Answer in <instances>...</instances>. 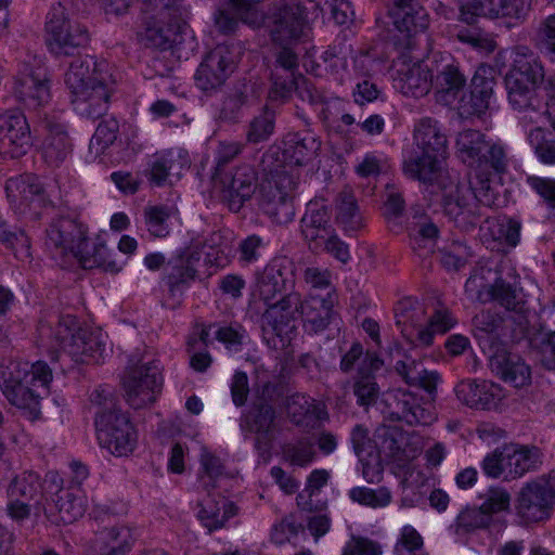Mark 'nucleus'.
<instances>
[{
    "mask_svg": "<svg viewBox=\"0 0 555 555\" xmlns=\"http://www.w3.org/2000/svg\"><path fill=\"white\" fill-rule=\"evenodd\" d=\"M64 82L74 111L95 118L107 111L116 80L106 62L86 55L70 62Z\"/></svg>",
    "mask_w": 555,
    "mask_h": 555,
    "instance_id": "1",
    "label": "nucleus"
},
{
    "mask_svg": "<svg viewBox=\"0 0 555 555\" xmlns=\"http://www.w3.org/2000/svg\"><path fill=\"white\" fill-rule=\"evenodd\" d=\"M52 371L43 361L12 362L0 369V388L22 415L34 422L41 417L42 393H47Z\"/></svg>",
    "mask_w": 555,
    "mask_h": 555,
    "instance_id": "2",
    "label": "nucleus"
},
{
    "mask_svg": "<svg viewBox=\"0 0 555 555\" xmlns=\"http://www.w3.org/2000/svg\"><path fill=\"white\" fill-rule=\"evenodd\" d=\"M202 470L198 475L195 492L198 506V519L209 530L219 529L237 513L234 503L227 501L215 490L224 478V466L215 454L203 451L201 455Z\"/></svg>",
    "mask_w": 555,
    "mask_h": 555,
    "instance_id": "3",
    "label": "nucleus"
},
{
    "mask_svg": "<svg viewBox=\"0 0 555 555\" xmlns=\"http://www.w3.org/2000/svg\"><path fill=\"white\" fill-rule=\"evenodd\" d=\"M447 141H421L416 150L404 160V173L425 185L439 190L454 176L443 166L447 158Z\"/></svg>",
    "mask_w": 555,
    "mask_h": 555,
    "instance_id": "4",
    "label": "nucleus"
},
{
    "mask_svg": "<svg viewBox=\"0 0 555 555\" xmlns=\"http://www.w3.org/2000/svg\"><path fill=\"white\" fill-rule=\"evenodd\" d=\"M260 183L259 206L278 224L291 222L295 216L294 192L298 185L295 175L280 173L278 169H264Z\"/></svg>",
    "mask_w": 555,
    "mask_h": 555,
    "instance_id": "5",
    "label": "nucleus"
},
{
    "mask_svg": "<svg viewBox=\"0 0 555 555\" xmlns=\"http://www.w3.org/2000/svg\"><path fill=\"white\" fill-rule=\"evenodd\" d=\"M95 427L101 447L112 454L126 456L137 444V431L120 409L95 413Z\"/></svg>",
    "mask_w": 555,
    "mask_h": 555,
    "instance_id": "6",
    "label": "nucleus"
},
{
    "mask_svg": "<svg viewBox=\"0 0 555 555\" xmlns=\"http://www.w3.org/2000/svg\"><path fill=\"white\" fill-rule=\"evenodd\" d=\"M125 397L133 409L153 404L163 389L159 363L150 361L128 369L124 377Z\"/></svg>",
    "mask_w": 555,
    "mask_h": 555,
    "instance_id": "7",
    "label": "nucleus"
},
{
    "mask_svg": "<svg viewBox=\"0 0 555 555\" xmlns=\"http://www.w3.org/2000/svg\"><path fill=\"white\" fill-rule=\"evenodd\" d=\"M442 193V209L444 215L463 231L474 229L480 218L479 203L473 189L461 183L454 176L440 188Z\"/></svg>",
    "mask_w": 555,
    "mask_h": 555,
    "instance_id": "8",
    "label": "nucleus"
},
{
    "mask_svg": "<svg viewBox=\"0 0 555 555\" xmlns=\"http://www.w3.org/2000/svg\"><path fill=\"white\" fill-rule=\"evenodd\" d=\"M46 30L49 49L55 54H72L75 49L89 41L87 29L69 18L62 3H57L49 12Z\"/></svg>",
    "mask_w": 555,
    "mask_h": 555,
    "instance_id": "9",
    "label": "nucleus"
},
{
    "mask_svg": "<svg viewBox=\"0 0 555 555\" xmlns=\"http://www.w3.org/2000/svg\"><path fill=\"white\" fill-rule=\"evenodd\" d=\"M299 304L300 295L289 293L278 302L268 305L261 317V328L269 345L279 348V343L283 347L289 340L288 335L295 328L293 322L298 314Z\"/></svg>",
    "mask_w": 555,
    "mask_h": 555,
    "instance_id": "10",
    "label": "nucleus"
},
{
    "mask_svg": "<svg viewBox=\"0 0 555 555\" xmlns=\"http://www.w3.org/2000/svg\"><path fill=\"white\" fill-rule=\"evenodd\" d=\"M263 23L272 41L280 46L297 42L307 37L309 31L306 11L302 5L284 4L275 8L270 15L263 17Z\"/></svg>",
    "mask_w": 555,
    "mask_h": 555,
    "instance_id": "11",
    "label": "nucleus"
},
{
    "mask_svg": "<svg viewBox=\"0 0 555 555\" xmlns=\"http://www.w3.org/2000/svg\"><path fill=\"white\" fill-rule=\"evenodd\" d=\"M211 182L212 192L230 210L237 212L255 193L256 175L249 166H242L233 175L214 172Z\"/></svg>",
    "mask_w": 555,
    "mask_h": 555,
    "instance_id": "12",
    "label": "nucleus"
},
{
    "mask_svg": "<svg viewBox=\"0 0 555 555\" xmlns=\"http://www.w3.org/2000/svg\"><path fill=\"white\" fill-rule=\"evenodd\" d=\"M317 141H310L308 146L305 141H281V144H274L262 156L261 167L264 169H278L280 173L295 175L299 181V167L309 160L315 151Z\"/></svg>",
    "mask_w": 555,
    "mask_h": 555,
    "instance_id": "13",
    "label": "nucleus"
},
{
    "mask_svg": "<svg viewBox=\"0 0 555 555\" xmlns=\"http://www.w3.org/2000/svg\"><path fill=\"white\" fill-rule=\"evenodd\" d=\"M8 513L15 520L29 517L31 507L41 509L39 500L42 496L39 475L35 472H24L16 476L7 490Z\"/></svg>",
    "mask_w": 555,
    "mask_h": 555,
    "instance_id": "14",
    "label": "nucleus"
},
{
    "mask_svg": "<svg viewBox=\"0 0 555 555\" xmlns=\"http://www.w3.org/2000/svg\"><path fill=\"white\" fill-rule=\"evenodd\" d=\"M237 63V54L228 46H218L211 50L199 64L196 86L204 90H215L222 86Z\"/></svg>",
    "mask_w": 555,
    "mask_h": 555,
    "instance_id": "15",
    "label": "nucleus"
},
{
    "mask_svg": "<svg viewBox=\"0 0 555 555\" xmlns=\"http://www.w3.org/2000/svg\"><path fill=\"white\" fill-rule=\"evenodd\" d=\"M478 276H470L465 283V293L482 304L496 301L507 310L516 311L524 304L521 288L516 283H509L498 278L493 284L483 285Z\"/></svg>",
    "mask_w": 555,
    "mask_h": 555,
    "instance_id": "16",
    "label": "nucleus"
},
{
    "mask_svg": "<svg viewBox=\"0 0 555 555\" xmlns=\"http://www.w3.org/2000/svg\"><path fill=\"white\" fill-rule=\"evenodd\" d=\"M276 413L272 404L254 402L248 411L243 413L240 427L245 434L255 435V448L268 452L274 438Z\"/></svg>",
    "mask_w": 555,
    "mask_h": 555,
    "instance_id": "17",
    "label": "nucleus"
},
{
    "mask_svg": "<svg viewBox=\"0 0 555 555\" xmlns=\"http://www.w3.org/2000/svg\"><path fill=\"white\" fill-rule=\"evenodd\" d=\"M457 156L468 167L504 172L507 158L503 146L491 141H456Z\"/></svg>",
    "mask_w": 555,
    "mask_h": 555,
    "instance_id": "18",
    "label": "nucleus"
},
{
    "mask_svg": "<svg viewBox=\"0 0 555 555\" xmlns=\"http://www.w3.org/2000/svg\"><path fill=\"white\" fill-rule=\"evenodd\" d=\"M529 11V0H470L467 12L463 9L461 16L467 23H472L474 16L509 18L522 23Z\"/></svg>",
    "mask_w": 555,
    "mask_h": 555,
    "instance_id": "19",
    "label": "nucleus"
},
{
    "mask_svg": "<svg viewBox=\"0 0 555 555\" xmlns=\"http://www.w3.org/2000/svg\"><path fill=\"white\" fill-rule=\"evenodd\" d=\"M386 405L392 420L403 421L409 425H428L435 416L424 408L420 398L412 391L398 388L387 392Z\"/></svg>",
    "mask_w": 555,
    "mask_h": 555,
    "instance_id": "20",
    "label": "nucleus"
},
{
    "mask_svg": "<svg viewBox=\"0 0 555 555\" xmlns=\"http://www.w3.org/2000/svg\"><path fill=\"white\" fill-rule=\"evenodd\" d=\"M555 506L552 495L544 489L543 480H531L519 491L517 498V513L529 522H537L550 517Z\"/></svg>",
    "mask_w": 555,
    "mask_h": 555,
    "instance_id": "21",
    "label": "nucleus"
},
{
    "mask_svg": "<svg viewBox=\"0 0 555 555\" xmlns=\"http://www.w3.org/2000/svg\"><path fill=\"white\" fill-rule=\"evenodd\" d=\"M12 93L25 107L37 109L51 99L50 79L39 72H21L14 78Z\"/></svg>",
    "mask_w": 555,
    "mask_h": 555,
    "instance_id": "22",
    "label": "nucleus"
},
{
    "mask_svg": "<svg viewBox=\"0 0 555 555\" xmlns=\"http://www.w3.org/2000/svg\"><path fill=\"white\" fill-rule=\"evenodd\" d=\"M87 228L76 218L59 217L47 229L46 246L54 256L65 257L86 238Z\"/></svg>",
    "mask_w": 555,
    "mask_h": 555,
    "instance_id": "23",
    "label": "nucleus"
},
{
    "mask_svg": "<svg viewBox=\"0 0 555 555\" xmlns=\"http://www.w3.org/2000/svg\"><path fill=\"white\" fill-rule=\"evenodd\" d=\"M237 18L253 27L262 25L263 13L258 0H228L214 15L216 27L223 34L235 30Z\"/></svg>",
    "mask_w": 555,
    "mask_h": 555,
    "instance_id": "24",
    "label": "nucleus"
},
{
    "mask_svg": "<svg viewBox=\"0 0 555 555\" xmlns=\"http://www.w3.org/2000/svg\"><path fill=\"white\" fill-rule=\"evenodd\" d=\"M42 509L48 519L55 525L72 524L85 514L86 500L80 487L70 486L60 489L52 502Z\"/></svg>",
    "mask_w": 555,
    "mask_h": 555,
    "instance_id": "25",
    "label": "nucleus"
},
{
    "mask_svg": "<svg viewBox=\"0 0 555 555\" xmlns=\"http://www.w3.org/2000/svg\"><path fill=\"white\" fill-rule=\"evenodd\" d=\"M337 301V295L328 292L325 297L310 294L305 300L300 299L298 314L305 321V327L309 333L318 334L323 332L331 323L334 311L333 307Z\"/></svg>",
    "mask_w": 555,
    "mask_h": 555,
    "instance_id": "26",
    "label": "nucleus"
},
{
    "mask_svg": "<svg viewBox=\"0 0 555 555\" xmlns=\"http://www.w3.org/2000/svg\"><path fill=\"white\" fill-rule=\"evenodd\" d=\"M455 392L460 401L478 410L495 409L505 396L500 385L487 380L461 382Z\"/></svg>",
    "mask_w": 555,
    "mask_h": 555,
    "instance_id": "27",
    "label": "nucleus"
},
{
    "mask_svg": "<svg viewBox=\"0 0 555 555\" xmlns=\"http://www.w3.org/2000/svg\"><path fill=\"white\" fill-rule=\"evenodd\" d=\"M401 347L395 345L391 354L396 352L400 359L395 363V370L399 376L410 386H416L424 389L431 399H434L437 391V384L440 376L436 371H428L423 366V363L411 356L402 352Z\"/></svg>",
    "mask_w": 555,
    "mask_h": 555,
    "instance_id": "28",
    "label": "nucleus"
},
{
    "mask_svg": "<svg viewBox=\"0 0 555 555\" xmlns=\"http://www.w3.org/2000/svg\"><path fill=\"white\" fill-rule=\"evenodd\" d=\"M143 15L145 27L141 33V41L146 47L166 50L177 42L180 22L184 15L178 18L162 17L157 12Z\"/></svg>",
    "mask_w": 555,
    "mask_h": 555,
    "instance_id": "29",
    "label": "nucleus"
},
{
    "mask_svg": "<svg viewBox=\"0 0 555 555\" xmlns=\"http://www.w3.org/2000/svg\"><path fill=\"white\" fill-rule=\"evenodd\" d=\"M389 16L395 27L409 38L424 33L429 24L428 14L417 0H393Z\"/></svg>",
    "mask_w": 555,
    "mask_h": 555,
    "instance_id": "30",
    "label": "nucleus"
},
{
    "mask_svg": "<svg viewBox=\"0 0 555 555\" xmlns=\"http://www.w3.org/2000/svg\"><path fill=\"white\" fill-rule=\"evenodd\" d=\"M545 69L540 57L527 46H516L506 78L516 79L538 89L544 81Z\"/></svg>",
    "mask_w": 555,
    "mask_h": 555,
    "instance_id": "31",
    "label": "nucleus"
},
{
    "mask_svg": "<svg viewBox=\"0 0 555 555\" xmlns=\"http://www.w3.org/2000/svg\"><path fill=\"white\" fill-rule=\"evenodd\" d=\"M330 220L331 215L325 204L319 201L308 203L306 214L301 219V232L309 243L310 249L319 250L324 238H327L328 234L334 231Z\"/></svg>",
    "mask_w": 555,
    "mask_h": 555,
    "instance_id": "32",
    "label": "nucleus"
},
{
    "mask_svg": "<svg viewBox=\"0 0 555 555\" xmlns=\"http://www.w3.org/2000/svg\"><path fill=\"white\" fill-rule=\"evenodd\" d=\"M435 100L438 104L454 108L466 87V77L460 67L450 63L444 65L433 80Z\"/></svg>",
    "mask_w": 555,
    "mask_h": 555,
    "instance_id": "33",
    "label": "nucleus"
},
{
    "mask_svg": "<svg viewBox=\"0 0 555 555\" xmlns=\"http://www.w3.org/2000/svg\"><path fill=\"white\" fill-rule=\"evenodd\" d=\"M396 87L406 96L421 98L428 93L433 86L429 68L422 62L403 63L397 69Z\"/></svg>",
    "mask_w": 555,
    "mask_h": 555,
    "instance_id": "34",
    "label": "nucleus"
},
{
    "mask_svg": "<svg viewBox=\"0 0 555 555\" xmlns=\"http://www.w3.org/2000/svg\"><path fill=\"white\" fill-rule=\"evenodd\" d=\"M105 352V341L99 331L78 328L76 336L66 344V353L76 362H99Z\"/></svg>",
    "mask_w": 555,
    "mask_h": 555,
    "instance_id": "35",
    "label": "nucleus"
},
{
    "mask_svg": "<svg viewBox=\"0 0 555 555\" xmlns=\"http://www.w3.org/2000/svg\"><path fill=\"white\" fill-rule=\"evenodd\" d=\"M134 542L130 528L126 526L104 529L92 541L88 555H127Z\"/></svg>",
    "mask_w": 555,
    "mask_h": 555,
    "instance_id": "36",
    "label": "nucleus"
},
{
    "mask_svg": "<svg viewBox=\"0 0 555 555\" xmlns=\"http://www.w3.org/2000/svg\"><path fill=\"white\" fill-rule=\"evenodd\" d=\"M83 269L101 268L106 272L117 273L121 266L111 258L108 249L102 242H94L90 245L88 236L77 244L70 254Z\"/></svg>",
    "mask_w": 555,
    "mask_h": 555,
    "instance_id": "37",
    "label": "nucleus"
},
{
    "mask_svg": "<svg viewBox=\"0 0 555 555\" xmlns=\"http://www.w3.org/2000/svg\"><path fill=\"white\" fill-rule=\"evenodd\" d=\"M335 219L347 233H356L364 227L356 195L348 186H345L335 198Z\"/></svg>",
    "mask_w": 555,
    "mask_h": 555,
    "instance_id": "38",
    "label": "nucleus"
},
{
    "mask_svg": "<svg viewBox=\"0 0 555 555\" xmlns=\"http://www.w3.org/2000/svg\"><path fill=\"white\" fill-rule=\"evenodd\" d=\"M5 192L10 202L22 208V206H28L35 199L41 201L40 196L43 188L37 176L24 173L8 179Z\"/></svg>",
    "mask_w": 555,
    "mask_h": 555,
    "instance_id": "39",
    "label": "nucleus"
},
{
    "mask_svg": "<svg viewBox=\"0 0 555 555\" xmlns=\"http://www.w3.org/2000/svg\"><path fill=\"white\" fill-rule=\"evenodd\" d=\"M492 371L514 387H522L530 382V369L519 358L500 354L491 361Z\"/></svg>",
    "mask_w": 555,
    "mask_h": 555,
    "instance_id": "40",
    "label": "nucleus"
},
{
    "mask_svg": "<svg viewBox=\"0 0 555 555\" xmlns=\"http://www.w3.org/2000/svg\"><path fill=\"white\" fill-rule=\"evenodd\" d=\"M509 449L512 480L541 467L543 454L539 448L534 446L509 444Z\"/></svg>",
    "mask_w": 555,
    "mask_h": 555,
    "instance_id": "41",
    "label": "nucleus"
},
{
    "mask_svg": "<svg viewBox=\"0 0 555 555\" xmlns=\"http://www.w3.org/2000/svg\"><path fill=\"white\" fill-rule=\"evenodd\" d=\"M455 324V319L446 308H440L430 317L426 327H420L416 332L415 341L418 346L428 347L433 344L436 334H444Z\"/></svg>",
    "mask_w": 555,
    "mask_h": 555,
    "instance_id": "42",
    "label": "nucleus"
},
{
    "mask_svg": "<svg viewBox=\"0 0 555 555\" xmlns=\"http://www.w3.org/2000/svg\"><path fill=\"white\" fill-rule=\"evenodd\" d=\"M257 289L261 299L271 305L270 300L286 289V278L282 269L276 264L267 266L257 279Z\"/></svg>",
    "mask_w": 555,
    "mask_h": 555,
    "instance_id": "43",
    "label": "nucleus"
},
{
    "mask_svg": "<svg viewBox=\"0 0 555 555\" xmlns=\"http://www.w3.org/2000/svg\"><path fill=\"white\" fill-rule=\"evenodd\" d=\"M352 46L348 43L346 37H338L333 44L323 52L322 60L327 65L332 74L339 79H344V73L347 72V59L352 54Z\"/></svg>",
    "mask_w": 555,
    "mask_h": 555,
    "instance_id": "44",
    "label": "nucleus"
},
{
    "mask_svg": "<svg viewBox=\"0 0 555 555\" xmlns=\"http://www.w3.org/2000/svg\"><path fill=\"white\" fill-rule=\"evenodd\" d=\"M481 466L488 477L512 480L509 444L487 454Z\"/></svg>",
    "mask_w": 555,
    "mask_h": 555,
    "instance_id": "45",
    "label": "nucleus"
},
{
    "mask_svg": "<svg viewBox=\"0 0 555 555\" xmlns=\"http://www.w3.org/2000/svg\"><path fill=\"white\" fill-rule=\"evenodd\" d=\"M173 209L166 205H149L144 208V224L154 237H165L169 234L168 219Z\"/></svg>",
    "mask_w": 555,
    "mask_h": 555,
    "instance_id": "46",
    "label": "nucleus"
},
{
    "mask_svg": "<svg viewBox=\"0 0 555 555\" xmlns=\"http://www.w3.org/2000/svg\"><path fill=\"white\" fill-rule=\"evenodd\" d=\"M505 86L508 102L514 109L526 111L528 108H534V102L537 101L535 88L530 87L528 83H522L519 80L506 77Z\"/></svg>",
    "mask_w": 555,
    "mask_h": 555,
    "instance_id": "47",
    "label": "nucleus"
},
{
    "mask_svg": "<svg viewBox=\"0 0 555 555\" xmlns=\"http://www.w3.org/2000/svg\"><path fill=\"white\" fill-rule=\"evenodd\" d=\"M30 133L26 117L18 109L0 115V139H23Z\"/></svg>",
    "mask_w": 555,
    "mask_h": 555,
    "instance_id": "48",
    "label": "nucleus"
},
{
    "mask_svg": "<svg viewBox=\"0 0 555 555\" xmlns=\"http://www.w3.org/2000/svg\"><path fill=\"white\" fill-rule=\"evenodd\" d=\"M349 498L361 505L371 508L386 507L391 502V493L386 487L371 489L366 487H354L349 491Z\"/></svg>",
    "mask_w": 555,
    "mask_h": 555,
    "instance_id": "49",
    "label": "nucleus"
},
{
    "mask_svg": "<svg viewBox=\"0 0 555 555\" xmlns=\"http://www.w3.org/2000/svg\"><path fill=\"white\" fill-rule=\"evenodd\" d=\"M482 501L480 506L492 519V515L507 512L511 506V494L502 487H490L485 493L480 494Z\"/></svg>",
    "mask_w": 555,
    "mask_h": 555,
    "instance_id": "50",
    "label": "nucleus"
},
{
    "mask_svg": "<svg viewBox=\"0 0 555 555\" xmlns=\"http://www.w3.org/2000/svg\"><path fill=\"white\" fill-rule=\"evenodd\" d=\"M409 233L414 249L431 248L433 243L438 235V228L427 217H424L418 221L411 223L409 227Z\"/></svg>",
    "mask_w": 555,
    "mask_h": 555,
    "instance_id": "51",
    "label": "nucleus"
},
{
    "mask_svg": "<svg viewBox=\"0 0 555 555\" xmlns=\"http://www.w3.org/2000/svg\"><path fill=\"white\" fill-rule=\"evenodd\" d=\"M395 551L398 555H427L422 535L410 525L401 529Z\"/></svg>",
    "mask_w": 555,
    "mask_h": 555,
    "instance_id": "52",
    "label": "nucleus"
},
{
    "mask_svg": "<svg viewBox=\"0 0 555 555\" xmlns=\"http://www.w3.org/2000/svg\"><path fill=\"white\" fill-rule=\"evenodd\" d=\"M283 455L292 465L305 467L313 461L315 452L312 443L299 440L284 446Z\"/></svg>",
    "mask_w": 555,
    "mask_h": 555,
    "instance_id": "53",
    "label": "nucleus"
},
{
    "mask_svg": "<svg viewBox=\"0 0 555 555\" xmlns=\"http://www.w3.org/2000/svg\"><path fill=\"white\" fill-rule=\"evenodd\" d=\"M170 263L172 264V270L167 276V284L170 294L176 296L177 293L181 294L183 287L195 279L197 270L190 266L186 268L177 258H173Z\"/></svg>",
    "mask_w": 555,
    "mask_h": 555,
    "instance_id": "54",
    "label": "nucleus"
},
{
    "mask_svg": "<svg viewBox=\"0 0 555 555\" xmlns=\"http://www.w3.org/2000/svg\"><path fill=\"white\" fill-rule=\"evenodd\" d=\"M78 328V322L74 315L67 314L61 317L56 326L50 331L52 339L54 340L53 347H59L66 352V344H69L73 336H76Z\"/></svg>",
    "mask_w": 555,
    "mask_h": 555,
    "instance_id": "55",
    "label": "nucleus"
},
{
    "mask_svg": "<svg viewBox=\"0 0 555 555\" xmlns=\"http://www.w3.org/2000/svg\"><path fill=\"white\" fill-rule=\"evenodd\" d=\"M275 115L268 106L249 125L247 139H266L274 133Z\"/></svg>",
    "mask_w": 555,
    "mask_h": 555,
    "instance_id": "56",
    "label": "nucleus"
},
{
    "mask_svg": "<svg viewBox=\"0 0 555 555\" xmlns=\"http://www.w3.org/2000/svg\"><path fill=\"white\" fill-rule=\"evenodd\" d=\"M379 388L375 383L374 376L364 374L360 376L353 385V393L357 402L362 406H369L376 402Z\"/></svg>",
    "mask_w": 555,
    "mask_h": 555,
    "instance_id": "57",
    "label": "nucleus"
},
{
    "mask_svg": "<svg viewBox=\"0 0 555 555\" xmlns=\"http://www.w3.org/2000/svg\"><path fill=\"white\" fill-rule=\"evenodd\" d=\"M469 255L464 244L453 242L449 247L440 250V261L447 269L459 270L466 263Z\"/></svg>",
    "mask_w": 555,
    "mask_h": 555,
    "instance_id": "58",
    "label": "nucleus"
},
{
    "mask_svg": "<svg viewBox=\"0 0 555 555\" xmlns=\"http://www.w3.org/2000/svg\"><path fill=\"white\" fill-rule=\"evenodd\" d=\"M457 526L466 531H473L486 528L491 524L490 517L486 514L481 506L465 508L460 513L456 519Z\"/></svg>",
    "mask_w": 555,
    "mask_h": 555,
    "instance_id": "59",
    "label": "nucleus"
},
{
    "mask_svg": "<svg viewBox=\"0 0 555 555\" xmlns=\"http://www.w3.org/2000/svg\"><path fill=\"white\" fill-rule=\"evenodd\" d=\"M313 399L304 393H295L287 399V411L293 423L300 425L305 416L313 412Z\"/></svg>",
    "mask_w": 555,
    "mask_h": 555,
    "instance_id": "60",
    "label": "nucleus"
},
{
    "mask_svg": "<svg viewBox=\"0 0 555 555\" xmlns=\"http://www.w3.org/2000/svg\"><path fill=\"white\" fill-rule=\"evenodd\" d=\"M414 139H441L448 138V130L433 117H422L414 124Z\"/></svg>",
    "mask_w": 555,
    "mask_h": 555,
    "instance_id": "61",
    "label": "nucleus"
},
{
    "mask_svg": "<svg viewBox=\"0 0 555 555\" xmlns=\"http://www.w3.org/2000/svg\"><path fill=\"white\" fill-rule=\"evenodd\" d=\"M490 106L486 100L478 98L472 90L466 93L465 91L461 95L460 100L454 106L461 117L480 116Z\"/></svg>",
    "mask_w": 555,
    "mask_h": 555,
    "instance_id": "62",
    "label": "nucleus"
},
{
    "mask_svg": "<svg viewBox=\"0 0 555 555\" xmlns=\"http://www.w3.org/2000/svg\"><path fill=\"white\" fill-rule=\"evenodd\" d=\"M341 555H382V546L369 538L352 535Z\"/></svg>",
    "mask_w": 555,
    "mask_h": 555,
    "instance_id": "63",
    "label": "nucleus"
},
{
    "mask_svg": "<svg viewBox=\"0 0 555 555\" xmlns=\"http://www.w3.org/2000/svg\"><path fill=\"white\" fill-rule=\"evenodd\" d=\"M40 151L46 163L59 166L70 152V146L66 141H42Z\"/></svg>",
    "mask_w": 555,
    "mask_h": 555,
    "instance_id": "64",
    "label": "nucleus"
}]
</instances>
